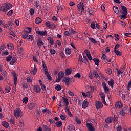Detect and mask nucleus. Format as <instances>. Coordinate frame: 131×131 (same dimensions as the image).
<instances>
[{"label":"nucleus","mask_w":131,"mask_h":131,"mask_svg":"<svg viewBox=\"0 0 131 131\" xmlns=\"http://www.w3.org/2000/svg\"><path fill=\"white\" fill-rule=\"evenodd\" d=\"M108 83L110 86L113 88L114 85V80H113V79H111L110 81H108Z\"/></svg>","instance_id":"nucleus-25"},{"label":"nucleus","mask_w":131,"mask_h":131,"mask_svg":"<svg viewBox=\"0 0 131 131\" xmlns=\"http://www.w3.org/2000/svg\"><path fill=\"white\" fill-rule=\"evenodd\" d=\"M7 47L8 48V49H9V50H14V45H13V43H10L9 44H7Z\"/></svg>","instance_id":"nucleus-35"},{"label":"nucleus","mask_w":131,"mask_h":131,"mask_svg":"<svg viewBox=\"0 0 131 131\" xmlns=\"http://www.w3.org/2000/svg\"><path fill=\"white\" fill-rule=\"evenodd\" d=\"M47 40L50 43V45H54L55 43V41H54V39L52 37H48L47 38Z\"/></svg>","instance_id":"nucleus-22"},{"label":"nucleus","mask_w":131,"mask_h":131,"mask_svg":"<svg viewBox=\"0 0 131 131\" xmlns=\"http://www.w3.org/2000/svg\"><path fill=\"white\" fill-rule=\"evenodd\" d=\"M11 60H12V56H11V55H9L6 58V60L7 62H10L11 61Z\"/></svg>","instance_id":"nucleus-51"},{"label":"nucleus","mask_w":131,"mask_h":131,"mask_svg":"<svg viewBox=\"0 0 131 131\" xmlns=\"http://www.w3.org/2000/svg\"><path fill=\"white\" fill-rule=\"evenodd\" d=\"M37 45L38 47H40L41 46H43V45H45V43L41 41V39L38 38L37 40Z\"/></svg>","instance_id":"nucleus-19"},{"label":"nucleus","mask_w":131,"mask_h":131,"mask_svg":"<svg viewBox=\"0 0 131 131\" xmlns=\"http://www.w3.org/2000/svg\"><path fill=\"white\" fill-rule=\"evenodd\" d=\"M22 101L23 103L26 105V104H27V102H28V97H25L23 99Z\"/></svg>","instance_id":"nucleus-46"},{"label":"nucleus","mask_w":131,"mask_h":131,"mask_svg":"<svg viewBox=\"0 0 131 131\" xmlns=\"http://www.w3.org/2000/svg\"><path fill=\"white\" fill-rule=\"evenodd\" d=\"M36 72H37V68H36V67L34 66V68L32 69L31 73L32 75H35Z\"/></svg>","instance_id":"nucleus-21"},{"label":"nucleus","mask_w":131,"mask_h":131,"mask_svg":"<svg viewBox=\"0 0 131 131\" xmlns=\"http://www.w3.org/2000/svg\"><path fill=\"white\" fill-rule=\"evenodd\" d=\"M56 127H61L62 126V123L61 121H57L55 123Z\"/></svg>","instance_id":"nucleus-37"},{"label":"nucleus","mask_w":131,"mask_h":131,"mask_svg":"<svg viewBox=\"0 0 131 131\" xmlns=\"http://www.w3.org/2000/svg\"><path fill=\"white\" fill-rule=\"evenodd\" d=\"M90 41H91V42H92V43H97V41H96V40H95V39H94V38H90Z\"/></svg>","instance_id":"nucleus-62"},{"label":"nucleus","mask_w":131,"mask_h":131,"mask_svg":"<svg viewBox=\"0 0 131 131\" xmlns=\"http://www.w3.org/2000/svg\"><path fill=\"white\" fill-rule=\"evenodd\" d=\"M91 28L93 29H96V26L95 25V23L94 21L92 22L91 24Z\"/></svg>","instance_id":"nucleus-64"},{"label":"nucleus","mask_w":131,"mask_h":131,"mask_svg":"<svg viewBox=\"0 0 131 131\" xmlns=\"http://www.w3.org/2000/svg\"><path fill=\"white\" fill-rule=\"evenodd\" d=\"M65 74H64V72L63 71H60L58 74V79H56V81L57 82H59V81H61V79L64 77V76Z\"/></svg>","instance_id":"nucleus-6"},{"label":"nucleus","mask_w":131,"mask_h":131,"mask_svg":"<svg viewBox=\"0 0 131 131\" xmlns=\"http://www.w3.org/2000/svg\"><path fill=\"white\" fill-rule=\"evenodd\" d=\"M62 99H63V102L66 105H69V102L68 101V99L65 98V97H62Z\"/></svg>","instance_id":"nucleus-43"},{"label":"nucleus","mask_w":131,"mask_h":131,"mask_svg":"<svg viewBox=\"0 0 131 131\" xmlns=\"http://www.w3.org/2000/svg\"><path fill=\"white\" fill-rule=\"evenodd\" d=\"M116 70L117 71V76H119V75H120V74H122V73H123V72H122V71H121L118 69H116Z\"/></svg>","instance_id":"nucleus-49"},{"label":"nucleus","mask_w":131,"mask_h":131,"mask_svg":"<svg viewBox=\"0 0 131 131\" xmlns=\"http://www.w3.org/2000/svg\"><path fill=\"white\" fill-rule=\"evenodd\" d=\"M39 83L40 84V85L41 86V88L42 90L43 91H46V90L47 89V87L46 86L45 84H43L42 83V81H41V80H39Z\"/></svg>","instance_id":"nucleus-17"},{"label":"nucleus","mask_w":131,"mask_h":131,"mask_svg":"<svg viewBox=\"0 0 131 131\" xmlns=\"http://www.w3.org/2000/svg\"><path fill=\"white\" fill-rule=\"evenodd\" d=\"M27 36H28V34L27 33L22 34V38L24 39H26L27 38Z\"/></svg>","instance_id":"nucleus-52"},{"label":"nucleus","mask_w":131,"mask_h":131,"mask_svg":"<svg viewBox=\"0 0 131 131\" xmlns=\"http://www.w3.org/2000/svg\"><path fill=\"white\" fill-rule=\"evenodd\" d=\"M45 25L46 27H48L49 28H51L53 29H54V28H56V26L55 25V24H52L51 22H50L49 21H47L45 23Z\"/></svg>","instance_id":"nucleus-9"},{"label":"nucleus","mask_w":131,"mask_h":131,"mask_svg":"<svg viewBox=\"0 0 131 131\" xmlns=\"http://www.w3.org/2000/svg\"><path fill=\"white\" fill-rule=\"evenodd\" d=\"M114 36H115V37H116L115 40H116L117 41L119 40V39L120 38V37H119V35L117 34H115Z\"/></svg>","instance_id":"nucleus-55"},{"label":"nucleus","mask_w":131,"mask_h":131,"mask_svg":"<svg viewBox=\"0 0 131 131\" xmlns=\"http://www.w3.org/2000/svg\"><path fill=\"white\" fill-rule=\"evenodd\" d=\"M102 58L103 60H106L108 63L111 62V59H110L109 60L107 59V56H106V54H103Z\"/></svg>","instance_id":"nucleus-40"},{"label":"nucleus","mask_w":131,"mask_h":131,"mask_svg":"<svg viewBox=\"0 0 131 131\" xmlns=\"http://www.w3.org/2000/svg\"><path fill=\"white\" fill-rule=\"evenodd\" d=\"M99 95L100 96V98L101 99V101L104 105H107V103H106V101L105 100V95L103 92H100L99 93Z\"/></svg>","instance_id":"nucleus-7"},{"label":"nucleus","mask_w":131,"mask_h":131,"mask_svg":"<svg viewBox=\"0 0 131 131\" xmlns=\"http://www.w3.org/2000/svg\"><path fill=\"white\" fill-rule=\"evenodd\" d=\"M105 72L107 74H111V73H112V69H111V68H107L105 70Z\"/></svg>","instance_id":"nucleus-38"},{"label":"nucleus","mask_w":131,"mask_h":131,"mask_svg":"<svg viewBox=\"0 0 131 131\" xmlns=\"http://www.w3.org/2000/svg\"><path fill=\"white\" fill-rule=\"evenodd\" d=\"M95 107L97 110L101 109V108H103V103L101 101H97L95 104Z\"/></svg>","instance_id":"nucleus-10"},{"label":"nucleus","mask_w":131,"mask_h":131,"mask_svg":"<svg viewBox=\"0 0 131 131\" xmlns=\"http://www.w3.org/2000/svg\"><path fill=\"white\" fill-rule=\"evenodd\" d=\"M34 91L36 93H40V91H41V89L39 85H36L34 86Z\"/></svg>","instance_id":"nucleus-15"},{"label":"nucleus","mask_w":131,"mask_h":131,"mask_svg":"<svg viewBox=\"0 0 131 131\" xmlns=\"http://www.w3.org/2000/svg\"><path fill=\"white\" fill-rule=\"evenodd\" d=\"M31 30H32V29L29 27H26L24 29V31L27 34L30 33V32H31Z\"/></svg>","instance_id":"nucleus-24"},{"label":"nucleus","mask_w":131,"mask_h":131,"mask_svg":"<svg viewBox=\"0 0 131 131\" xmlns=\"http://www.w3.org/2000/svg\"><path fill=\"white\" fill-rule=\"evenodd\" d=\"M74 77H75L76 78H80L81 77V75H80V73H77V74H75V75L74 76Z\"/></svg>","instance_id":"nucleus-58"},{"label":"nucleus","mask_w":131,"mask_h":131,"mask_svg":"<svg viewBox=\"0 0 131 131\" xmlns=\"http://www.w3.org/2000/svg\"><path fill=\"white\" fill-rule=\"evenodd\" d=\"M55 90H56L57 91H61V90H62V88H61V85H57L55 87Z\"/></svg>","instance_id":"nucleus-57"},{"label":"nucleus","mask_w":131,"mask_h":131,"mask_svg":"<svg viewBox=\"0 0 131 131\" xmlns=\"http://www.w3.org/2000/svg\"><path fill=\"white\" fill-rule=\"evenodd\" d=\"M35 21L36 24H39V23H41V22H42V20L39 17H36Z\"/></svg>","instance_id":"nucleus-34"},{"label":"nucleus","mask_w":131,"mask_h":131,"mask_svg":"<svg viewBox=\"0 0 131 131\" xmlns=\"http://www.w3.org/2000/svg\"><path fill=\"white\" fill-rule=\"evenodd\" d=\"M120 114L122 116H124V115H125V110H124V108H123L120 111Z\"/></svg>","instance_id":"nucleus-47"},{"label":"nucleus","mask_w":131,"mask_h":131,"mask_svg":"<svg viewBox=\"0 0 131 131\" xmlns=\"http://www.w3.org/2000/svg\"><path fill=\"white\" fill-rule=\"evenodd\" d=\"M66 55H70L71 54V49L66 48L65 49Z\"/></svg>","instance_id":"nucleus-42"},{"label":"nucleus","mask_w":131,"mask_h":131,"mask_svg":"<svg viewBox=\"0 0 131 131\" xmlns=\"http://www.w3.org/2000/svg\"><path fill=\"white\" fill-rule=\"evenodd\" d=\"M2 125L4 126V127H6V128H8L9 127V123H8L6 121H3L2 122Z\"/></svg>","instance_id":"nucleus-39"},{"label":"nucleus","mask_w":131,"mask_h":131,"mask_svg":"<svg viewBox=\"0 0 131 131\" xmlns=\"http://www.w3.org/2000/svg\"><path fill=\"white\" fill-rule=\"evenodd\" d=\"M45 74L46 75L48 80H52V77H51V75H50V74L49 73V71H48V69L44 70Z\"/></svg>","instance_id":"nucleus-13"},{"label":"nucleus","mask_w":131,"mask_h":131,"mask_svg":"<svg viewBox=\"0 0 131 131\" xmlns=\"http://www.w3.org/2000/svg\"><path fill=\"white\" fill-rule=\"evenodd\" d=\"M122 129L121 128V126L118 125L116 127V130L117 131H121Z\"/></svg>","instance_id":"nucleus-53"},{"label":"nucleus","mask_w":131,"mask_h":131,"mask_svg":"<svg viewBox=\"0 0 131 131\" xmlns=\"http://www.w3.org/2000/svg\"><path fill=\"white\" fill-rule=\"evenodd\" d=\"M11 91V86H6L5 88L4 92L6 94H8V93H10Z\"/></svg>","instance_id":"nucleus-26"},{"label":"nucleus","mask_w":131,"mask_h":131,"mask_svg":"<svg viewBox=\"0 0 131 131\" xmlns=\"http://www.w3.org/2000/svg\"><path fill=\"white\" fill-rule=\"evenodd\" d=\"M114 53H115L117 56H120L121 55H122V53H121V52L115 49L114 50Z\"/></svg>","instance_id":"nucleus-36"},{"label":"nucleus","mask_w":131,"mask_h":131,"mask_svg":"<svg viewBox=\"0 0 131 131\" xmlns=\"http://www.w3.org/2000/svg\"><path fill=\"white\" fill-rule=\"evenodd\" d=\"M12 75L13 76V79H14V83L16 86L17 85V84L18 83V75H17V73L15 71H12Z\"/></svg>","instance_id":"nucleus-4"},{"label":"nucleus","mask_w":131,"mask_h":131,"mask_svg":"<svg viewBox=\"0 0 131 131\" xmlns=\"http://www.w3.org/2000/svg\"><path fill=\"white\" fill-rule=\"evenodd\" d=\"M36 33L40 35V36H43L45 35H47L48 33H47V31H36Z\"/></svg>","instance_id":"nucleus-12"},{"label":"nucleus","mask_w":131,"mask_h":131,"mask_svg":"<svg viewBox=\"0 0 131 131\" xmlns=\"http://www.w3.org/2000/svg\"><path fill=\"white\" fill-rule=\"evenodd\" d=\"M30 14L31 16H33V15H34V9H33V8L31 9Z\"/></svg>","instance_id":"nucleus-63"},{"label":"nucleus","mask_w":131,"mask_h":131,"mask_svg":"<svg viewBox=\"0 0 131 131\" xmlns=\"http://www.w3.org/2000/svg\"><path fill=\"white\" fill-rule=\"evenodd\" d=\"M106 123H111L112 122V117H108L105 119Z\"/></svg>","instance_id":"nucleus-41"},{"label":"nucleus","mask_w":131,"mask_h":131,"mask_svg":"<svg viewBox=\"0 0 131 131\" xmlns=\"http://www.w3.org/2000/svg\"><path fill=\"white\" fill-rule=\"evenodd\" d=\"M121 9L122 10L120 11L122 15L121 16V18L125 20V19H126V16H127V8L124 6H123L121 7Z\"/></svg>","instance_id":"nucleus-1"},{"label":"nucleus","mask_w":131,"mask_h":131,"mask_svg":"<svg viewBox=\"0 0 131 131\" xmlns=\"http://www.w3.org/2000/svg\"><path fill=\"white\" fill-rule=\"evenodd\" d=\"M28 107L30 110H32V109H34V107H35V104L34 103H30L28 105Z\"/></svg>","instance_id":"nucleus-28"},{"label":"nucleus","mask_w":131,"mask_h":131,"mask_svg":"<svg viewBox=\"0 0 131 131\" xmlns=\"http://www.w3.org/2000/svg\"><path fill=\"white\" fill-rule=\"evenodd\" d=\"M13 115L15 117H21L22 116V111L20 108H15L13 111Z\"/></svg>","instance_id":"nucleus-3"},{"label":"nucleus","mask_w":131,"mask_h":131,"mask_svg":"<svg viewBox=\"0 0 131 131\" xmlns=\"http://www.w3.org/2000/svg\"><path fill=\"white\" fill-rule=\"evenodd\" d=\"M12 7L11 4L5 3L0 7V11L3 13H6Z\"/></svg>","instance_id":"nucleus-2"},{"label":"nucleus","mask_w":131,"mask_h":131,"mask_svg":"<svg viewBox=\"0 0 131 131\" xmlns=\"http://www.w3.org/2000/svg\"><path fill=\"white\" fill-rule=\"evenodd\" d=\"M60 117L61 120H65V119H66V116L64 115H60Z\"/></svg>","instance_id":"nucleus-61"},{"label":"nucleus","mask_w":131,"mask_h":131,"mask_svg":"<svg viewBox=\"0 0 131 131\" xmlns=\"http://www.w3.org/2000/svg\"><path fill=\"white\" fill-rule=\"evenodd\" d=\"M50 53L51 55H55L56 54V50L55 49L52 48L50 49Z\"/></svg>","instance_id":"nucleus-48"},{"label":"nucleus","mask_w":131,"mask_h":131,"mask_svg":"<svg viewBox=\"0 0 131 131\" xmlns=\"http://www.w3.org/2000/svg\"><path fill=\"white\" fill-rule=\"evenodd\" d=\"M82 107L83 109H86V108L89 107V102H88L86 100H85L82 105Z\"/></svg>","instance_id":"nucleus-16"},{"label":"nucleus","mask_w":131,"mask_h":131,"mask_svg":"<svg viewBox=\"0 0 131 131\" xmlns=\"http://www.w3.org/2000/svg\"><path fill=\"white\" fill-rule=\"evenodd\" d=\"M114 12L116 14H118L119 13V11L118 10V7H117V6L114 7Z\"/></svg>","instance_id":"nucleus-45"},{"label":"nucleus","mask_w":131,"mask_h":131,"mask_svg":"<svg viewBox=\"0 0 131 131\" xmlns=\"http://www.w3.org/2000/svg\"><path fill=\"white\" fill-rule=\"evenodd\" d=\"M68 129H69V131H75V127L73 125H70L69 126H68Z\"/></svg>","instance_id":"nucleus-27"},{"label":"nucleus","mask_w":131,"mask_h":131,"mask_svg":"<svg viewBox=\"0 0 131 131\" xmlns=\"http://www.w3.org/2000/svg\"><path fill=\"white\" fill-rule=\"evenodd\" d=\"M92 72L95 78H99V74H98V73L95 70H93Z\"/></svg>","instance_id":"nucleus-29"},{"label":"nucleus","mask_w":131,"mask_h":131,"mask_svg":"<svg viewBox=\"0 0 131 131\" xmlns=\"http://www.w3.org/2000/svg\"><path fill=\"white\" fill-rule=\"evenodd\" d=\"M8 121L12 124H15V123H16L14 117H11V118L8 119Z\"/></svg>","instance_id":"nucleus-23"},{"label":"nucleus","mask_w":131,"mask_h":131,"mask_svg":"<svg viewBox=\"0 0 131 131\" xmlns=\"http://www.w3.org/2000/svg\"><path fill=\"white\" fill-rule=\"evenodd\" d=\"M93 61L95 62V65L96 66H99V63H100V60L98 59L97 58H94L93 59Z\"/></svg>","instance_id":"nucleus-32"},{"label":"nucleus","mask_w":131,"mask_h":131,"mask_svg":"<svg viewBox=\"0 0 131 131\" xmlns=\"http://www.w3.org/2000/svg\"><path fill=\"white\" fill-rule=\"evenodd\" d=\"M13 13H14V11H13V10H10L7 13V16H12V14H13Z\"/></svg>","instance_id":"nucleus-60"},{"label":"nucleus","mask_w":131,"mask_h":131,"mask_svg":"<svg viewBox=\"0 0 131 131\" xmlns=\"http://www.w3.org/2000/svg\"><path fill=\"white\" fill-rule=\"evenodd\" d=\"M86 127L88 128V131H95V126L93 125L92 123H87Z\"/></svg>","instance_id":"nucleus-8"},{"label":"nucleus","mask_w":131,"mask_h":131,"mask_svg":"<svg viewBox=\"0 0 131 131\" xmlns=\"http://www.w3.org/2000/svg\"><path fill=\"white\" fill-rule=\"evenodd\" d=\"M64 73L66 75V76H68V75H70V74H71V73H72V69H67L65 70Z\"/></svg>","instance_id":"nucleus-20"},{"label":"nucleus","mask_w":131,"mask_h":131,"mask_svg":"<svg viewBox=\"0 0 131 131\" xmlns=\"http://www.w3.org/2000/svg\"><path fill=\"white\" fill-rule=\"evenodd\" d=\"M18 54H20V55H23L24 53V49H23V48L20 47L18 49Z\"/></svg>","instance_id":"nucleus-33"},{"label":"nucleus","mask_w":131,"mask_h":131,"mask_svg":"<svg viewBox=\"0 0 131 131\" xmlns=\"http://www.w3.org/2000/svg\"><path fill=\"white\" fill-rule=\"evenodd\" d=\"M64 35H66V36H71V34L69 33V31H65L64 32Z\"/></svg>","instance_id":"nucleus-54"},{"label":"nucleus","mask_w":131,"mask_h":131,"mask_svg":"<svg viewBox=\"0 0 131 131\" xmlns=\"http://www.w3.org/2000/svg\"><path fill=\"white\" fill-rule=\"evenodd\" d=\"M16 61H17V58L16 57H13L12 58V60L10 62V65H14L15 63H16Z\"/></svg>","instance_id":"nucleus-31"},{"label":"nucleus","mask_w":131,"mask_h":131,"mask_svg":"<svg viewBox=\"0 0 131 131\" xmlns=\"http://www.w3.org/2000/svg\"><path fill=\"white\" fill-rule=\"evenodd\" d=\"M77 8L79 12H81V13H82V12L84 11V5H83L82 2H80L77 5Z\"/></svg>","instance_id":"nucleus-5"},{"label":"nucleus","mask_w":131,"mask_h":131,"mask_svg":"<svg viewBox=\"0 0 131 131\" xmlns=\"http://www.w3.org/2000/svg\"><path fill=\"white\" fill-rule=\"evenodd\" d=\"M71 78L69 77H64L63 79V81L65 82L67 85H69V82L70 81Z\"/></svg>","instance_id":"nucleus-18"},{"label":"nucleus","mask_w":131,"mask_h":131,"mask_svg":"<svg viewBox=\"0 0 131 131\" xmlns=\"http://www.w3.org/2000/svg\"><path fill=\"white\" fill-rule=\"evenodd\" d=\"M69 31L70 32L71 35H72L75 34L76 33V31L74 30H73V29H69Z\"/></svg>","instance_id":"nucleus-50"},{"label":"nucleus","mask_w":131,"mask_h":131,"mask_svg":"<svg viewBox=\"0 0 131 131\" xmlns=\"http://www.w3.org/2000/svg\"><path fill=\"white\" fill-rule=\"evenodd\" d=\"M75 120L76 122L77 123V124H81V121H80V119H79V118H78V117H76Z\"/></svg>","instance_id":"nucleus-44"},{"label":"nucleus","mask_w":131,"mask_h":131,"mask_svg":"<svg viewBox=\"0 0 131 131\" xmlns=\"http://www.w3.org/2000/svg\"><path fill=\"white\" fill-rule=\"evenodd\" d=\"M42 127H43V130L44 131H51V129L50 128V127H49L47 125H44Z\"/></svg>","instance_id":"nucleus-30"},{"label":"nucleus","mask_w":131,"mask_h":131,"mask_svg":"<svg viewBox=\"0 0 131 131\" xmlns=\"http://www.w3.org/2000/svg\"><path fill=\"white\" fill-rule=\"evenodd\" d=\"M102 86L104 89V91L105 94H108L110 92V90L109 88L106 85V83L105 82L102 83Z\"/></svg>","instance_id":"nucleus-11"},{"label":"nucleus","mask_w":131,"mask_h":131,"mask_svg":"<svg viewBox=\"0 0 131 131\" xmlns=\"http://www.w3.org/2000/svg\"><path fill=\"white\" fill-rule=\"evenodd\" d=\"M115 107L117 108V109L122 108V103H121V102L120 101H118L115 103Z\"/></svg>","instance_id":"nucleus-14"},{"label":"nucleus","mask_w":131,"mask_h":131,"mask_svg":"<svg viewBox=\"0 0 131 131\" xmlns=\"http://www.w3.org/2000/svg\"><path fill=\"white\" fill-rule=\"evenodd\" d=\"M86 97L88 98H93V97L91 96V92H87L86 93Z\"/></svg>","instance_id":"nucleus-59"},{"label":"nucleus","mask_w":131,"mask_h":131,"mask_svg":"<svg viewBox=\"0 0 131 131\" xmlns=\"http://www.w3.org/2000/svg\"><path fill=\"white\" fill-rule=\"evenodd\" d=\"M27 79V81L28 82H32V78H31V77H28L26 78Z\"/></svg>","instance_id":"nucleus-56"}]
</instances>
